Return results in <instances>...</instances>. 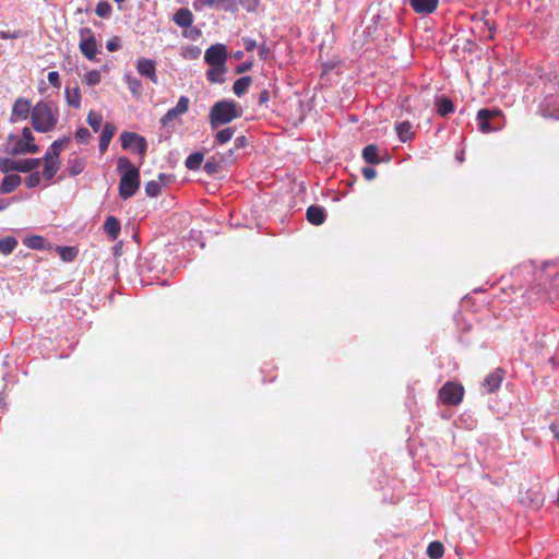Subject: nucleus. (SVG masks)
Here are the masks:
<instances>
[{
    "instance_id": "obj_41",
    "label": "nucleus",
    "mask_w": 559,
    "mask_h": 559,
    "mask_svg": "<svg viewBox=\"0 0 559 559\" xmlns=\"http://www.w3.org/2000/svg\"><path fill=\"white\" fill-rule=\"evenodd\" d=\"M180 115L176 111L175 108L169 109L160 119L162 126H167L170 121L175 120Z\"/></svg>"
},
{
    "instance_id": "obj_12",
    "label": "nucleus",
    "mask_w": 559,
    "mask_h": 559,
    "mask_svg": "<svg viewBox=\"0 0 559 559\" xmlns=\"http://www.w3.org/2000/svg\"><path fill=\"white\" fill-rule=\"evenodd\" d=\"M81 52L88 59L94 60L97 53V43L94 36L82 38L80 41Z\"/></svg>"
},
{
    "instance_id": "obj_9",
    "label": "nucleus",
    "mask_w": 559,
    "mask_h": 559,
    "mask_svg": "<svg viewBox=\"0 0 559 559\" xmlns=\"http://www.w3.org/2000/svg\"><path fill=\"white\" fill-rule=\"evenodd\" d=\"M226 59V47L222 44L212 45L205 50L204 60L209 66H225Z\"/></svg>"
},
{
    "instance_id": "obj_18",
    "label": "nucleus",
    "mask_w": 559,
    "mask_h": 559,
    "mask_svg": "<svg viewBox=\"0 0 559 559\" xmlns=\"http://www.w3.org/2000/svg\"><path fill=\"white\" fill-rule=\"evenodd\" d=\"M29 109H31L29 102L20 98L13 105L12 115L16 119L24 120L27 118V116L29 114Z\"/></svg>"
},
{
    "instance_id": "obj_28",
    "label": "nucleus",
    "mask_w": 559,
    "mask_h": 559,
    "mask_svg": "<svg viewBox=\"0 0 559 559\" xmlns=\"http://www.w3.org/2000/svg\"><path fill=\"white\" fill-rule=\"evenodd\" d=\"M55 250L66 262L72 261L78 252L73 247H56Z\"/></svg>"
},
{
    "instance_id": "obj_27",
    "label": "nucleus",
    "mask_w": 559,
    "mask_h": 559,
    "mask_svg": "<svg viewBox=\"0 0 559 559\" xmlns=\"http://www.w3.org/2000/svg\"><path fill=\"white\" fill-rule=\"evenodd\" d=\"M203 162V154L195 152L190 154L186 159V167L190 170H197L200 168Z\"/></svg>"
},
{
    "instance_id": "obj_30",
    "label": "nucleus",
    "mask_w": 559,
    "mask_h": 559,
    "mask_svg": "<svg viewBox=\"0 0 559 559\" xmlns=\"http://www.w3.org/2000/svg\"><path fill=\"white\" fill-rule=\"evenodd\" d=\"M235 133V129L234 128H225L221 131H218L216 134H215V142L217 144H225L227 143L228 141H230V139L233 138Z\"/></svg>"
},
{
    "instance_id": "obj_29",
    "label": "nucleus",
    "mask_w": 559,
    "mask_h": 559,
    "mask_svg": "<svg viewBox=\"0 0 559 559\" xmlns=\"http://www.w3.org/2000/svg\"><path fill=\"white\" fill-rule=\"evenodd\" d=\"M87 123L94 132H98L103 123V117L99 114L91 110L87 115Z\"/></svg>"
},
{
    "instance_id": "obj_17",
    "label": "nucleus",
    "mask_w": 559,
    "mask_h": 559,
    "mask_svg": "<svg viewBox=\"0 0 559 559\" xmlns=\"http://www.w3.org/2000/svg\"><path fill=\"white\" fill-rule=\"evenodd\" d=\"M116 132V128L114 124L111 123H106L104 126V129H103V132H102V135H100V139H99V151L102 153H104L108 146H109V143L111 141V138L114 136Z\"/></svg>"
},
{
    "instance_id": "obj_42",
    "label": "nucleus",
    "mask_w": 559,
    "mask_h": 559,
    "mask_svg": "<svg viewBox=\"0 0 559 559\" xmlns=\"http://www.w3.org/2000/svg\"><path fill=\"white\" fill-rule=\"evenodd\" d=\"M91 138V133L86 128H80L75 133V139L80 143H86Z\"/></svg>"
},
{
    "instance_id": "obj_44",
    "label": "nucleus",
    "mask_w": 559,
    "mask_h": 559,
    "mask_svg": "<svg viewBox=\"0 0 559 559\" xmlns=\"http://www.w3.org/2000/svg\"><path fill=\"white\" fill-rule=\"evenodd\" d=\"M47 80L53 87L59 88L61 81L57 71H50L47 75Z\"/></svg>"
},
{
    "instance_id": "obj_5",
    "label": "nucleus",
    "mask_w": 559,
    "mask_h": 559,
    "mask_svg": "<svg viewBox=\"0 0 559 559\" xmlns=\"http://www.w3.org/2000/svg\"><path fill=\"white\" fill-rule=\"evenodd\" d=\"M66 140L55 141L45 154V165L43 176L46 180H50L59 170V154L64 147Z\"/></svg>"
},
{
    "instance_id": "obj_31",
    "label": "nucleus",
    "mask_w": 559,
    "mask_h": 559,
    "mask_svg": "<svg viewBox=\"0 0 559 559\" xmlns=\"http://www.w3.org/2000/svg\"><path fill=\"white\" fill-rule=\"evenodd\" d=\"M17 241L13 237H7L0 240V251L3 254H10L16 247Z\"/></svg>"
},
{
    "instance_id": "obj_34",
    "label": "nucleus",
    "mask_w": 559,
    "mask_h": 559,
    "mask_svg": "<svg viewBox=\"0 0 559 559\" xmlns=\"http://www.w3.org/2000/svg\"><path fill=\"white\" fill-rule=\"evenodd\" d=\"M17 160H13L11 158H1L0 159V171L3 174H8L10 171H13L17 167Z\"/></svg>"
},
{
    "instance_id": "obj_4",
    "label": "nucleus",
    "mask_w": 559,
    "mask_h": 559,
    "mask_svg": "<svg viewBox=\"0 0 559 559\" xmlns=\"http://www.w3.org/2000/svg\"><path fill=\"white\" fill-rule=\"evenodd\" d=\"M499 109H480L477 112L478 128L483 133L495 132L501 130L504 121L501 118Z\"/></svg>"
},
{
    "instance_id": "obj_48",
    "label": "nucleus",
    "mask_w": 559,
    "mask_h": 559,
    "mask_svg": "<svg viewBox=\"0 0 559 559\" xmlns=\"http://www.w3.org/2000/svg\"><path fill=\"white\" fill-rule=\"evenodd\" d=\"M240 2L249 11L254 10L259 4V0H240Z\"/></svg>"
},
{
    "instance_id": "obj_32",
    "label": "nucleus",
    "mask_w": 559,
    "mask_h": 559,
    "mask_svg": "<svg viewBox=\"0 0 559 559\" xmlns=\"http://www.w3.org/2000/svg\"><path fill=\"white\" fill-rule=\"evenodd\" d=\"M112 8L107 1H100L95 9V13L103 19H107L111 15Z\"/></svg>"
},
{
    "instance_id": "obj_13",
    "label": "nucleus",
    "mask_w": 559,
    "mask_h": 559,
    "mask_svg": "<svg viewBox=\"0 0 559 559\" xmlns=\"http://www.w3.org/2000/svg\"><path fill=\"white\" fill-rule=\"evenodd\" d=\"M306 215L309 223L316 226L323 224L326 218L325 210L322 206L317 205L309 206Z\"/></svg>"
},
{
    "instance_id": "obj_45",
    "label": "nucleus",
    "mask_w": 559,
    "mask_h": 559,
    "mask_svg": "<svg viewBox=\"0 0 559 559\" xmlns=\"http://www.w3.org/2000/svg\"><path fill=\"white\" fill-rule=\"evenodd\" d=\"M106 48L109 51H117L120 48V39L118 37H112L107 41Z\"/></svg>"
},
{
    "instance_id": "obj_23",
    "label": "nucleus",
    "mask_w": 559,
    "mask_h": 559,
    "mask_svg": "<svg viewBox=\"0 0 559 559\" xmlns=\"http://www.w3.org/2000/svg\"><path fill=\"white\" fill-rule=\"evenodd\" d=\"M66 99L69 106L79 108L81 106V95L78 87L70 90L66 88Z\"/></svg>"
},
{
    "instance_id": "obj_40",
    "label": "nucleus",
    "mask_w": 559,
    "mask_h": 559,
    "mask_svg": "<svg viewBox=\"0 0 559 559\" xmlns=\"http://www.w3.org/2000/svg\"><path fill=\"white\" fill-rule=\"evenodd\" d=\"M189 104H190V100L187 96H181L177 103V105L174 107L176 109V111L179 114V115H182L185 112L188 111L189 109Z\"/></svg>"
},
{
    "instance_id": "obj_36",
    "label": "nucleus",
    "mask_w": 559,
    "mask_h": 559,
    "mask_svg": "<svg viewBox=\"0 0 559 559\" xmlns=\"http://www.w3.org/2000/svg\"><path fill=\"white\" fill-rule=\"evenodd\" d=\"M160 183L152 180L145 185V193L147 197L154 198L160 193Z\"/></svg>"
},
{
    "instance_id": "obj_57",
    "label": "nucleus",
    "mask_w": 559,
    "mask_h": 559,
    "mask_svg": "<svg viewBox=\"0 0 559 559\" xmlns=\"http://www.w3.org/2000/svg\"><path fill=\"white\" fill-rule=\"evenodd\" d=\"M31 123L35 128V111L31 114Z\"/></svg>"
},
{
    "instance_id": "obj_60",
    "label": "nucleus",
    "mask_w": 559,
    "mask_h": 559,
    "mask_svg": "<svg viewBox=\"0 0 559 559\" xmlns=\"http://www.w3.org/2000/svg\"><path fill=\"white\" fill-rule=\"evenodd\" d=\"M36 180H37V183H38L39 182V175L38 174H37Z\"/></svg>"
},
{
    "instance_id": "obj_1",
    "label": "nucleus",
    "mask_w": 559,
    "mask_h": 559,
    "mask_svg": "<svg viewBox=\"0 0 559 559\" xmlns=\"http://www.w3.org/2000/svg\"><path fill=\"white\" fill-rule=\"evenodd\" d=\"M117 170L121 174L119 195L123 200L130 199L140 187V171L127 157H119Z\"/></svg>"
},
{
    "instance_id": "obj_24",
    "label": "nucleus",
    "mask_w": 559,
    "mask_h": 559,
    "mask_svg": "<svg viewBox=\"0 0 559 559\" xmlns=\"http://www.w3.org/2000/svg\"><path fill=\"white\" fill-rule=\"evenodd\" d=\"M444 554V547L440 542H431L427 547V555L430 559H440Z\"/></svg>"
},
{
    "instance_id": "obj_11",
    "label": "nucleus",
    "mask_w": 559,
    "mask_h": 559,
    "mask_svg": "<svg viewBox=\"0 0 559 559\" xmlns=\"http://www.w3.org/2000/svg\"><path fill=\"white\" fill-rule=\"evenodd\" d=\"M411 7L416 13H432L439 3V0H409Z\"/></svg>"
},
{
    "instance_id": "obj_7",
    "label": "nucleus",
    "mask_w": 559,
    "mask_h": 559,
    "mask_svg": "<svg viewBox=\"0 0 559 559\" xmlns=\"http://www.w3.org/2000/svg\"><path fill=\"white\" fill-rule=\"evenodd\" d=\"M120 141L124 150L136 152L141 159L144 158L147 150V142L143 136L134 132H122L120 134Z\"/></svg>"
},
{
    "instance_id": "obj_6",
    "label": "nucleus",
    "mask_w": 559,
    "mask_h": 559,
    "mask_svg": "<svg viewBox=\"0 0 559 559\" xmlns=\"http://www.w3.org/2000/svg\"><path fill=\"white\" fill-rule=\"evenodd\" d=\"M58 121V110L52 105L37 103V132L51 130Z\"/></svg>"
},
{
    "instance_id": "obj_3",
    "label": "nucleus",
    "mask_w": 559,
    "mask_h": 559,
    "mask_svg": "<svg viewBox=\"0 0 559 559\" xmlns=\"http://www.w3.org/2000/svg\"><path fill=\"white\" fill-rule=\"evenodd\" d=\"M4 151L10 155L35 152L32 130L29 128H24L22 135H9Z\"/></svg>"
},
{
    "instance_id": "obj_10",
    "label": "nucleus",
    "mask_w": 559,
    "mask_h": 559,
    "mask_svg": "<svg viewBox=\"0 0 559 559\" xmlns=\"http://www.w3.org/2000/svg\"><path fill=\"white\" fill-rule=\"evenodd\" d=\"M136 70L139 74L147 78L153 83H157L155 62L152 59L140 58L136 61Z\"/></svg>"
},
{
    "instance_id": "obj_37",
    "label": "nucleus",
    "mask_w": 559,
    "mask_h": 559,
    "mask_svg": "<svg viewBox=\"0 0 559 559\" xmlns=\"http://www.w3.org/2000/svg\"><path fill=\"white\" fill-rule=\"evenodd\" d=\"M16 163H17V167L15 170H17V171L28 173L33 168H35V159L34 158L17 160Z\"/></svg>"
},
{
    "instance_id": "obj_51",
    "label": "nucleus",
    "mask_w": 559,
    "mask_h": 559,
    "mask_svg": "<svg viewBox=\"0 0 559 559\" xmlns=\"http://www.w3.org/2000/svg\"><path fill=\"white\" fill-rule=\"evenodd\" d=\"M26 185L31 188L35 187V173L28 175Z\"/></svg>"
},
{
    "instance_id": "obj_25",
    "label": "nucleus",
    "mask_w": 559,
    "mask_h": 559,
    "mask_svg": "<svg viewBox=\"0 0 559 559\" xmlns=\"http://www.w3.org/2000/svg\"><path fill=\"white\" fill-rule=\"evenodd\" d=\"M252 80L250 76H242L238 79L233 86V91L237 96H241L250 86Z\"/></svg>"
},
{
    "instance_id": "obj_22",
    "label": "nucleus",
    "mask_w": 559,
    "mask_h": 559,
    "mask_svg": "<svg viewBox=\"0 0 559 559\" xmlns=\"http://www.w3.org/2000/svg\"><path fill=\"white\" fill-rule=\"evenodd\" d=\"M437 111L440 116L444 117L452 112L454 109L453 103L447 97H441L436 100Z\"/></svg>"
},
{
    "instance_id": "obj_21",
    "label": "nucleus",
    "mask_w": 559,
    "mask_h": 559,
    "mask_svg": "<svg viewBox=\"0 0 559 559\" xmlns=\"http://www.w3.org/2000/svg\"><path fill=\"white\" fill-rule=\"evenodd\" d=\"M395 130L402 142L409 141L414 135L413 126L408 121L400 122L396 124Z\"/></svg>"
},
{
    "instance_id": "obj_50",
    "label": "nucleus",
    "mask_w": 559,
    "mask_h": 559,
    "mask_svg": "<svg viewBox=\"0 0 559 559\" xmlns=\"http://www.w3.org/2000/svg\"><path fill=\"white\" fill-rule=\"evenodd\" d=\"M270 100V93L267 90H263L259 95V102L265 104Z\"/></svg>"
},
{
    "instance_id": "obj_20",
    "label": "nucleus",
    "mask_w": 559,
    "mask_h": 559,
    "mask_svg": "<svg viewBox=\"0 0 559 559\" xmlns=\"http://www.w3.org/2000/svg\"><path fill=\"white\" fill-rule=\"evenodd\" d=\"M225 72V66H210V69L206 71V78L212 83H223Z\"/></svg>"
},
{
    "instance_id": "obj_19",
    "label": "nucleus",
    "mask_w": 559,
    "mask_h": 559,
    "mask_svg": "<svg viewBox=\"0 0 559 559\" xmlns=\"http://www.w3.org/2000/svg\"><path fill=\"white\" fill-rule=\"evenodd\" d=\"M104 229L111 240H116L120 233V223L114 216H108L104 224Z\"/></svg>"
},
{
    "instance_id": "obj_16",
    "label": "nucleus",
    "mask_w": 559,
    "mask_h": 559,
    "mask_svg": "<svg viewBox=\"0 0 559 559\" xmlns=\"http://www.w3.org/2000/svg\"><path fill=\"white\" fill-rule=\"evenodd\" d=\"M174 22L180 27H189L193 23L192 13L190 10L181 8L174 14Z\"/></svg>"
},
{
    "instance_id": "obj_35",
    "label": "nucleus",
    "mask_w": 559,
    "mask_h": 559,
    "mask_svg": "<svg viewBox=\"0 0 559 559\" xmlns=\"http://www.w3.org/2000/svg\"><path fill=\"white\" fill-rule=\"evenodd\" d=\"M126 83L132 94H139L141 92L142 84L136 78L126 75Z\"/></svg>"
},
{
    "instance_id": "obj_26",
    "label": "nucleus",
    "mask_w": 559,
    "mask_h": 559,
    "mask_svg": "<svg viewBox=\"0 0 559 559\" xmlns=\"http://www.w3.org/2000/svg\"><path fill=\"white\" fill-rule=\"evenodd\" d=\"M362 157L369 164H378L379 163V159H378V147L376 145H373V144L367 145L362 150Z\"/></svg>"
},
{
    "instance_id": "obj_52",
    "label": "nucleus",
    "mask_w": 559,
    "mask_h": 559,
    "mask_svg": "<svg viewBox=\"0 0 559 559\" xmlns=\"http://www.w3.org/2000/svg\"><path fill=\"white\" fill-rule=\"evenodd\" d=\"M235 144L237 147H242L246 145V138L245 136H238L235 140Z\"/></svg>"
},
{
    "instance_id": "obj_46",
    "label": "nucleus",
    "mask_w": 559,
    "mask_h": 559,
    "mask_svg": "<svg viewBox=\"0 0 559 559\" xmlns=\"http://www.w3.org/2000/svg\"><path fill=\"white\" fill-rule=\"evenodd\" d=\"M361 173L365 179L367 180H372L377 175L376 170L372 167H364Z\"/></svg>"
},
{
    "instance_id": "obj_43",
    "label": "nucleus",
    "mask_w": 559,
    "mask_h": 559,
    "mask_svg": "<svg viewBox=\"0 0 559 559\" xmlns=\"http://www.w3.org/2000/svg\"><path fill=\"white\" fill-rule=\"evenodd\" d=\"M24 36V33L19 29V31H0V38L2 39H9V38H19V37H22Z\"/></svg>"
},
{
    "instance_id": "obj_15",
    "label": "nucleus",
    "mask_w": 559,
    "mask_h": 559,
    "mask_svg": "<svg viewBox=\"0 0 559 559\" xmlns=\"http://www.w3.org/2000/svg\"><path fill=\"white\" fill-rule=\"evenodd\" d=\"M20 183L21 177L19 175H7L0 185V192L11 193L20 186Z\"/></svg>"
},
{
    "instance_id": "obj_47",
    "label": "nucleus",
    "mask_w": 559,
    "mask_h": 559,
    "mask_svg": "<svg viewBox=\"0 0 559 559\" xmlns=\"http://www.w3.org/2000/svg\"><path fill=\"white\" fill-rule=\"evenodd\" d=\"M50 249H52L51 245L48 243L43 237L37 236V251Z\"/></svg>"
},
{
    "instance_id": "obj_49",
    "label": "nucleus",
    "mask_w": 559,
    "mask_h": 559,
    "mask_svg": "<svg viewBox=\"0 0 559 559\" xmlns=\"http://www.w3.org/2000/svg\"><path fill=\"white\" fill-rule=\"evenodd\" d=\"M23 243L31 249H35V235L25 237Z\"/></svg>"
},
{
    "instance_id": "obj_8",
    "label": "nucleus",
    "mask_w": 559,
    "mask_h": 559,
    "mask_svg": "<svg viewBox=\"0 0 559 559\" xmlns=\"http://www.w3.org/2000/svg\"><path fill=\"white\" fill-rule=\"evenodd\" d=\"M464 395V388L455 382H447L439 390V399L443 404L457 405L462 402Z\"/></svg>"
},
{
    "instance_id": "obj_54",
    "label": "nucleus",
    "mask_w": 559,
    "mask_h": 559,
    "mask_svg": "<svg viewBox=\"0 0 559 559\" xmlns=\"http://www.w3.org/2000/svg\"><path fill=\"white\" fill-rule=\"evenodd\" d=\"M254 46H255V44H254L253 40H247L246 41V49L247 50H252Z\"/></svg>"
},
{
    "instance_id": "obj_33",
    "label": "nucleus",
    "mask_w": 559,
    "mask_h": 559,
    "mask_svg": "<svg viewBox=\"0 0 559 559\" xmlns=\"http://www.w3.org/2000/svg\"><path fill=\"white\" fill-rule=\"evenodd\" d=\"M102 80L100 72L97 70H91L87 73L84 74L83 81L88 86H95L97 85Z\"/></svg>"
},
{
    "instance_id": "obj_53",
    "label": "nucleus",
    "mask_w": 559,
    "mask_h": 559,
    "mask_svg": "<svg viewBox=\"0 0 559 559\" xmlns=\"http://www.w3.org/2000/svg\"><path fill=\"white\" fill-rule=\"evenodd\" d=\"M204 169L210 174V173L214 171L215 166L213 164H211V163H206L204 165Z\"/></svg>"
},
{
    "instance_id": "obj_58",
    "label": "nucleus",
    "mask_w": 559,
    "mask_h": 559,
    "mask_svg": "<svg viewBox=\"0 0 559 559\" xmlns=\"http://www.w3.org/2000/svg\"><path fill=\"white\" fill-rule=\"evenodd\" d=\"M81 170H71V175H78Z\"/></svg>"
},
{
    "instance_id": "obj_38",
    "label": "nucleus",
    "mask_w": 559,
    "mask_h": 559,
    "mask_svg": "<svg viewBox=\"0 0 559 559\" xmlns=\"http://www.w3.org/2000/svg\"><path fill=\"white\" fill-rule=\"evenodd\" d=\"M215 9L225 11L236 10V0H214Z\"/></svg>"
},
{
    "instance_id": "obj_39",
    "label": "nucleus",
    "mask_w": 559,
    "mask_h": 559,
    "mask_svg": "<svg viewBox=\"0 0 559 559\" xmlns=\"http://www.w3.org/2000/svg\"><path fill=\"white\" fill-rule=\"evenodd\" d=\"M192 7L195 11L215 8L214 0H193Z\"/></svg>"
},
{
    "instance_id": "obj_59",
    "label": "nucleus",
    "mask_w": 559,
    "mask_h": 559,
    "mask_svg": "<svg viewBox=\"0 0 559 559\" xmlns=\"http://www.w3.org/2000/svg\"><path fill=\"white\" fill-rule=\"evenodd\" d=\"M457 159H459L460 162H463V153H462L461 155H459V156H457Z\"/></svg>"
},
{
    "instance_id": "obj_2",
    "label": "nucleus",
    "mask_w": 559,
    "mask_h": 559,
    "mask_svg": "<svg viewBox=\"0 0 559 559\" xmlns=\"http://www.w3.org/2000/svg\"><path fill=\"white\" fill-rule=\"evenodd\" d=\"M242 115L241 108L233 100L215 103L210 110V123L213 129L229 123Z\"/></svg>"
},
{
    "instance_id": "obj_14",
    "label": "nucleus",
    "mask_w": 559,
    "mask_h": 559,
    "mask_svg": "<svg viewBox=\"0 0 559 559\" xmlns=\"http://www.w3.org/2000/svg\"><path fill=\"white\" fill-rule=\"evenodd\" d=\"M502 381V374L499 369L496 371L489 373L483 382V386L487 393L493 392L496 389H498Z\"/></svg>"
},
{
    "instance_id": "obj_56",
    "label": "nucleus",
    "mask_w": 559,
    "mask_h": 559,
    "mask_svg": "<svg viewBox=\"0 0 559 559\" xmlns=\"http://www.w3.org/2000/svg\"><path fill=\"white\" fill-rule=\"evenodd\" d=\"M8 205H9L8 201L0 199V211H3L4 209H7Z\"/></svg>"
},
{
    "instance_id": "obj_55",
    "label": "nucleus",
    "mask_w": 559,
    "mask_h": 559,
    "mask_svg": "<svg viewBox=\"0 0 559 559\" xmlns=\"http://www.w3.org/2000/svg\"><path fill=\"white\" fill-rule=\"evenodd\" d=\"M550 429H551V431L554 432V435H555L556 439H557V440H558V442H559V431L557 430V426H556V425H551V426H550Z\"/></svg>"
}]
</instances>
